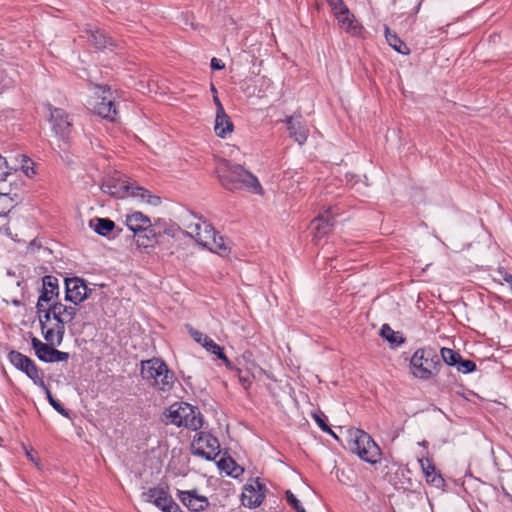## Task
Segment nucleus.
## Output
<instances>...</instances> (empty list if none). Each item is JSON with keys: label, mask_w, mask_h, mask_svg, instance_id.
Here are the masks:
<instances>
[{"label": "nucleus", "mask_w": 512, "mask_h": 512, "mask_svg": "<svg viewBox=\"0 0 512 512\" xmlns=\"http://www.w3.org/2000/svg\"><path fill=\"white\" fill-rule=\"evenodd\" d=\"M76 317L75 305H65L61 302L49 304L47 309L38 315L44 339L50 344L60 345L65 334V325Z\"/></svg>", "instance_id": "f257e3e1"}, {"label": "nucleus", "mask_w": 512, "mask_h": 512, "mask_svg": "<svg viewBox=\"0 0 512 512\" xmlns=\"http://www.w3.org/2000/svg\"><path fill=\"white\" fill-rule=\"evenodd\" d=\"M215 172L221 185L227 190L246 189L253 194H263L257 177L239 164L221 159L217 162Z\"/></svg>", "instance_id": "f03ea898"}, {"label": "nucleus", "mask_w": 512, "mask_h": 512, "mask_svg": "<svg viewBox=\"0 0 512 512\" xmlns=\"http://www.w3.org/2000/svg\"><path fill=\"white\" fill-rule=\"evenodd\" d=\"M102 190L105 193L119 198L131 196L140 203L151 206H158L161 203L159 196L151 194L147 189L128 180L117 179L106 182L102 185Z\"/></svg>", "instance_id": "7ed1b4c3"}, {"label": "nucleus", "mask_w": 512, "mask_h": 512, "mask_svg": "<svg viewBox=\"0 0 512 512\" xmlns=\"http://www.w3.org/2000/svg\"><path fill=\"white\" fill-rule=\"evenodd\" d=\"M141 375L155 389L168 392L173 388L175 377L164 361L153 358L141 362Z\"/></svg>", "instance_id": "20e7f679"}, {"label": "nucleus", "mask_w": 512, "mask_h": 512, "mask_svg": "<svg viewBox=\"0 0 512 512\" xmlns=\"http://www.w3.org/2000/svg\"><path fill=\"white\" fill-rule=\"evenodd\" d=\"M410 365L412 374L416 378L428 380L439 373L442 363L433 348L425 347L414 352Z\"/></svg>", "instance_id": "39448f33"}, {"label": "nucleus", "mask_w": 512, "mask_h": 512, "mask_svg": "<svg viewBox=\"0 0 512 512\" xmlns=\"http://www.w3.org/2000/svg\"><path fill=\"white\" fill-rule=\"evenodd\" d=\"M348 443L352 452L362 460L374 464L379 460L380 449L371 436L360 429H350Z\"/></svg>", "instance_id": "423d86ee"}, {"label": "nucleus", "mask_w": 512, "mask_h": 512, "mask_svg": "<svg viewBox=\"0 0 512 512\" xmlns=\"http://www.w3.org/2000/svg\"><path fill=\"white\" fill-rule=\"evenodd\" d=\"M127 227L135 233L136 243L139 247H149L155 242L156 234L150 219L141 212H134L126 216Z\"/></svg>", "instance_id": "0eeeda50"}, {"label": "nucleus", "mask_w": 512, "mask_h": 512, "mask_svg": "<svg viewBox=\"0 0 512 512\" xmlns=\"http://www.w3.org/2000/svg\"><path fill=\"white\" fill-rule=\"evenodd\" d=\"M191 451L206 460H214L220 453V444L211 434L200 432L191 443Z\"/></svg>", "instance_id": "6e6552de"}, {"label": "nucleus", "mask_w": 512, "mask_h": 512, "mask_svg": "<svg viewBox=\"0 0 512 512\" xmlns=\"http://www.w3.org/2000/svg\"><path fill=\"white\" fill-rule=\"evenodd\" d=\"M92 289H89L84 280L78 277L65 279V300L75 306L91 298Z\"/></svg>", "instance_id": "1a4fd4ad"}, {"label": "nucleus", "mask_w": 512, "mask_h": 512, "mask_svg": "<svg viewBox=\"0 0 512 512\" xmlns=\"http://www.w3.org/2000/svg\"><path fill=\"white\" fill-rule=\"evenodd\" d=\"M32 347L39 360L44 362H62L69 358V354L59 351L53 347L54 344L49 342L43 343L40 339L33 337L31 339Z\"/></svg>", "instance_id": "9d476101"}, {"label": "nucleus", "mask_w": 512, "mask_h": 512, "mask_svg": "<svg viewBox=\"0 0 512 512\" xmlns=\"http://www.w3.org/2000/svg\"><path fill=\"white\" fill-rule=\"evenodd\" d=\"M52 130L61 139H65L71 132L72 123L69 115L61 108H53L50 111Z\"/></svg>", "instance_id": "9b49d317"}, {"label": "nucleus", "mask_w": 512, "mask_h": 512, "mask_svg": "<svg viewBox=\"0 0 512 512\" xmlns=\"http://www.w3.org/2000/svg\"><path fill=\"white\" fill-rule=\"evenodd\" d=\"M143 501L154 504L157 508L164 511L173 500L169 490L165 486L152 487L142 493Z\"/></svg>", "instance_id": "f8f14e48"}, {"label": "nucleus", "mask_w": 512, "mask_h": 512, "mask_svg": "<svg viewBox=\"0 0 512 512\" xmlns=\"http://www.w3.org/2000/svg\"><path fill=\"white\" fill-rule=\"evenodd\" d=\"M59 287L58 280L53 276H45L43 278V288L41 291V295L37 302V312L38 315L47 309L44 303L49 304L54 297H58Z\"/></svg>", "instance_id": "ddd939ff"}, {"label": "nucleus", "mask_w": 512, "mask_h": 512, "mask_svg": "<svg viewBox=\"0 0 512 512\" xmlns=\"http://www.w3.org/2000/svg\"><path fill=\"white\" fill-rule=\"evenodd\" d=\"M214 232V228L206 221L197 220L186 225V233L205 248H207L205 236L209 235L212 239Z\"/></svg>", "instance_id": "4468645a"}, {"label": "nucleus", "mask_w": 512, "mask_h": 512, "mask_svg": "<svg viewBox=\"0 0 512 512\" xmlns=\"http://www.w3.org/2000/svg\"><path fill=\"white\" fill-rule=\"evenodd\" d=\"M180 501L193 512H199L208 507L207 497L198 494L197 490L178 491Z\"/></svg>", "instance_id": "2eb2a0df"}, {"label": "nucleus", "mask_w": 512, "mask_h": 512, "mask_svg": "<svg viewBox=\"0 0 512 512\" xmlns=\"http://www.w3.org/2000/svg\"><path fill=\"white\" fill-rule=\"evenodd\" d=\"M264 497L262 485L256 481L254 484H247L244 486L242 504L245 507L256 508L262 504Z\"/></svg>", "instance_id": "dca6fc26"}, {"label": "nucleus", "mask_w": 512, "mask_h": 512, "mask_svg": "<svg viewBox=\"0 0 512 512\" xmlns=\"http://www.w3.org/2000/svg\"><path fill=\"white\" fill-rule=\"evenodd\" d=\"M287 128L290 137L302 145L306 142L308 137V129L303 124L301 116H290L286 119Z\"/></svg>", "instance_id": "f3484780"}, {"label": "nucleus", "mask_w": 512, "mask_h": 512, "mask_svg": "<svg viewBox=\"0 0 512 512\" xmlns=\"http://www.w3.org/2000/svg\"><path fill=\"white\" fill-rule=\"evenodd\" d=\"M191 412V405L185 402L172 404L165 413L167 422L176 426H183L184 418Z\"/></svg>", "instance_id": "a211bd4d"}, {"label": "nucleus", "mask_w": 512, "mask_h": 512, "mask_svg": "<svg viewBox=\"0 0 512 512\" xmlns=\"http://www.w3.org/2000/svg\"><path fill=\"white\" fill-rule=\"evenodd\" d=\"M419 464L428 483L435 487H441L444 484V479L436 473L435 466L430 459L422 458L419 460Z\"/></svg>", "instance_id": "6ab92c4d"}, {"label": "nucleus", "mask_w": 512, "mask_h": 512, "mask_svg": "<svg viewBox=\"0 0 512 512\" xmlns=\"http://www.w3.org/2000/svg\"><path fill=\"white\" fill-rule=\"evenodd\" d=\"M329 216L320 215L311 222V230L314 240H320L327 235L332 228Z\"/></svg>", "instance_id": "aec40b11"}, {"label": "nucleus", "mask_w": 512, "mask_h": 512, "mask_svg": "<svg viewBox=\"0 0 512 512\" xmlns=\"http://www.w3.org/2000/svg\"><path fill=\"white\" fill-rule=\"evenodd\" d=\"M85 33L87 34V40L97 49H103L112 45L111 40L103 32L91 25H87Z\"/></svg>", "instance_id": "412c9836"}, {"label": "nucleus", "mask_w": 512, "mask_h": 512, "mask_svg": "<svg viewBox=\"0 0 512 512\" xmlns=\"http://www.w3.org/2000/svg\"><path fill=\"white\" fill-rule=\"evenodd\" d=\"M94 110L102 118L110 121H114L116 119L117 109L115 103L106 96L101 98V101L95 105Z\"/></svg>", "instance_id": "4be33fe9"}, {"label": "nucleus", "mask_w": 512, "mask_h": 512, "mask_svg": "<svg viewBox=\"0 0 512 512\" xmlns=\"http://www.w3.org/2000/svg\"><path fill=\"white\" fill-rule=\"evenodd\" d=\"M205 238L207 249L210 251L221 256H225L230 252V242L226 241L222 236H217L216 232H214L212 239H210L209 235L205 236Z\"/></svg>", "instance_id": "5701e85b"}, {"label": "nucleus", "mask_w": 512, "mask_h": 512, "mask_svg": "<svg viewBox=\"0 0 512 512\" xmlns=\"http://www.w3.org/2000/svg\"><path fill=\"white\" fill-rule=\"evenodd\" d=\"M340 27L345 30L347 33L356 35L359 33L360 25L358 21L355 19L354 15L347 9V11L340 12L339 15L336 16Z\"/></svg>", "instance_id": "b1692460"}, {"label": "nucleus", "mask_w": 512, "mask_h": 512, "mask_svg": "<svg viewBox=\"0 0 512 512\" xmlns=\"http://www.w3.org/2000/svg\"><path fill=\"white\" fill-rule=\"evenodd\" d=\"M214 130L216 135L221 138H225L228 133L233 131V123L225 112L216 113Z\"/></svg>", "instance_id": "393cba45"}, {"label": "nucleus", "mask_w": 512, "mask_h": 512, "mask_svg": "<svg viewBox=\"0 0 512 512\" xmlns=\"http://www.w3.org/2000/svg\"><path fill=\"white\" fill-rule=\"evenodd\" d=\"M89 226L99 235L107 236L115 228V223L108 218L95 217L90 220Z\"/></svg>", "instance_id": "a878e982"}, {"label": "nucleus", "mask_w": 512, "mask_h": 512, "mask_svg": "<svg viewBox=\"0 0 512 512\" xmlns=\"http://www.w3.org/2000/svg\"><path fill=\"white\" fill-rule=\"evenodd\" d=\"M203 425V418L199 410L191 405V412L184 418L183 426L187 429L197 431Z\"/></svg>", "instance_id": "bb28decb"}, {"label": "nucleus", "mask_w": 512, "mask_h": 512, "mask_svg": "<svg viewBox=\"0 0 512 512\" xmlns=\"http://www.w3.org/2000/svg\"><path fill=\"white\" fill-rule=\"evenodd\" d=\"M8 359L14 367L21 370L24 373H26V371H29L30 365L34 364V362L30 358L21 354L18 351H11L8 355Z\"/></svg>", "instance_id": "cd10ccee"}, {"label": "nucleus", "mask_w": 512, "mask_h": 512, "mask_svg": "<svg viewBox=\"0 0 512 512\" xmlns=\"http://www.w3.org/2000/svg\"><path fill=\"white\" fill-rule=\"evenodd\" d=\"M385 37L388 44L401 54H408L409 49L406 44L395 34L392 33L388 28L385 30Z\"/></svg>", "instance_id": "c85d7f7f"}, {"label": "nucleus", "mask_w": 512, "mask_h": 512, "mask_svg": "<svg viewBox=\"0 0 512 512\" xmlns=\"http://www.w3.org/2000/svg\"><path fill=\"white\" fill-rule=\"evenodd\" d=\"M380 334L392 345H399L403 342L402 336L398 332L393 331L387 324L382 326Z\"/></svg>", "instance_id": "c756f323"}, {"label": "nucleus", "mask_w": 512, "mask_h": 512, "mask_svg": "<svg viewBox=\"0 0 512 512\" xmlns=\"http://www.w3.org/2000/svg\"><path fill=\"white\" fill-rule=\"evenodd\" d=\"M218 466L221 470L226 471V473L232 477H238L239 474L243 471L241 468L235 466V462L231 458L228 460L221 459L218 462Z\"/></svg>", "instance_id": "7c9ffc66"}, {"label": "nucleus", "mask_w": 512, "mask_h": 512, "mask_svg": "<svg viewBox=\"0 0 512 512\" xmlns=\"http://www.w3.org/2000/svg\"><path fill=\"white\" fill-rule=\"evenodd\" d=\"M439 357L447 365H450V366L457 365L459 360L461 359L460 354L450 348H442L441 356H439Z\"/></svg>", "instance_id": "2f4dec72"}, {"label": "nucleus", "mask_w": 512, "mask_h": 512, "mask_svg": "<svg viewBox=\"0 0 512 512\" xmlns=\"http://www.w3.org/2000/svg\"><path fill=\"white\" fill-rule=\"evenodd\" d=\"M25 374L42 390H45L47 388L43 380V377L35 363L33 365H30L29 371H26Z\"/></svg>", "instance_id": "473e14b6"}, {"label": "nucleus", "mask_w": 512, "mask_h": 512, "mask_svg": "<svg viewBox=\"0 0 512 512\" xmlns=\"http://www.w3.org/2000/svg\"><path fill=\"white\" fill-rule=\"evenodd\" d=\"M25 374L42 390H45L47 388L43 380V377L35 363L33 365H30L29 371H26Z\"/></svg>", "instance_id": "72a5a7b5"}, {"label": "nucleus", "mask_w": 512, "mask_h": 512, "mask_svg": "<svg viewBox=\"0 0 512 512\" xmlns=\"http://www.w3.org/2000/svg\"><path fill=\"white\" fill-rule=\"evenodd\" d=\"M25 374L42 390H45L47 388L43 380V377L35 363L33 365H30L29 371H26Z\"/></svg>", "instance_id": "f704fd0d"}, {"label": "nucleus", "mask_w": 512, "mask_h": 512, "mask_svg": "<svg viewBox=\"0 0 512 512\" xmlns=\"http://www.w3.org/2000/svg\"><path fill=\"white\" fill-rule=\"evenodd\" d=\"M203 347L208 352L217 355V357L223 360L227 365L230 363L226 355L223 353L222 348L217 343H215L211 338L207 340Z\"/></svg>", "instance_id": "c9c22d12"}, {"label": "nucleus", "mask_w": 512, "mask_h": 512, "mask_svg": "<svg viewBox=\"0 0 512 512\" xmlns=\"http://www.w3.org/2000/svg\"><path fill=\"white\" fill-rule=\"evenodd\" d=\"M13 197H8L5 193H0V217L6 216L13 208Z\"/></svg>", "instance_id": "e433bc0d"}, {"label": "nucleus", "mask_w": 512, "mask_h": 512, "mask_svg": "<svg viewBox=\"0 0 512 512\" xmlns=\"http://www.w3.org/2000/svg\"><path fill=\"white\" fill-rule=\"evenodd\" d=\"M46 394L47 400L49 401L50 405L61 415L68 417L69 413L68 411L59 403L56 399L53 398L51 391L47 387L45 390H43Z\"/></svg>", "instance_id": "4c0bfd02"}, {"label": "nucleus", "mask_w": 512, "mask_h": 512, "mask_svg": "<svg viewBox=\"0 0 512 512\" xmlns=\"http://www.w3.org/2000/svg\"><path fill=\"white\" fill-rule=\"evenodd\" d=\"M286 500L287 502L297 511V512H306L300 501L297 499V497L291 492L286 491Z\"/></svg>", "instance_id": "58836bf2"}, {"label": "nucleus", "mask_w": 512, "mask_h": 512, "mask_svg": "<svg viewBox=\"0 0 512 512\" xmlns=\"http://www.w3.org/2000/svg\"><path fill=\"white\" fill-rule=\"evenodd\" d=\"M457 365L458 371L462 373H470L476 369V364L471 360L460 359Z\"/></svg>", "instance_id": "ea45409f"}, {"label": "nucleus", "mask_w": 512, "mask_h": 512, "mask_svg": "<svg viewBox=\"0 0 512 512\" xmlns=\"http://www.w3.org/2000/svg\"><path fill=\"white\" fill-rule=\"evenodd\" d=\"M329 5L331 6L335 17L339 15L340 12L347 11L348 9L343 0H329Z\"/></svg>", "instance_id": "a19ab883"}, {"label": "nucleus", "mask_w": 512, "mask_h": 512, "mask_svg": "<svg viewBox=\"0 0 512 512\" xmlns=\"http://www.w3.org/2000/svg\"><path fill=\"white\" fill-rule=\"evenodd\" d=\"M32 165V161L27 156L23 155L21 160V167L25 174L29 177L35 174Z\"/></svg>", "instance_id": "79ce46f5"}, {"label": "nucleus", "mask_w": 512, "mask_h": 512, "mask_svg": "<svg viewBox=\"0 0 512 512\" xmlns=\"http://www.w3.org/2000/svg\"><path fill=\"white\" fill-rule=\"evenodd\" d=\"M10 175V168L4 157L0 155V182H4L6 177Z\"/></svg>", "instance_id": "37998d69"}, {"label": "nucleus", "mask_w": 512, "mask_h": 512, "mask_svg": "<svg viewBox=\"0 0 512 512\" xmlns=\"http://www.w3.org/2000/svg\"><path fill=\"white\" fill-rule=\"evenodd\" d=\"M79 313L81 320L85 324H91L93 321V316L91 315L90 311L87 310V306H81L79 309H77V314Z\"/></svg>", "instance_id": "c03bdc74"}, {"label": "nucleus", "mask_w": 512, "mask_h": 512, "mask_svg": "<svg viewBox=\"0 0 512 512\" xmlns=\"http://www.w3.org/2000/svg\"><path fill=\"white\" fill-rule=\"evenodd\" d=\"M190 335L192 336V338L199 344H201L202 346L207 342V340L209 339V337L200 332V331H197V330H194V329H191L190 330Z\"/></svg>", "instance_id": "a18cd8bd"}, {"label": "nucleus", "mask_w": 512, "mask_h": 512, "mask_svg": "<svg viewBox=\"0 0 512 512\" xmlns=\"http://www.w3.org/2000/svg\"><path fill=\"white\" fill-rule=\"evenodd\" d=\"M313 418L314 420L316 421V423L318 424V426L324 431V432H328L330 434H332L334 437H336V435L331 431V429L329 428V426L325 423V421L323 420L322 416L320 414H314L313 415Z\"/></svg>", "instance_id": "49530a36"}, {"label": "nucleus", "mask_w": 512, "mask_h": 512, "mask_svg": "<svg viewBox=\"0 0 512 512\" xmlns=\"http://www.w3.org/2000/svg\"><path fill=\"white\" fill-rule=\"evenodd\" d=\"M163 512H183V510L179 507L177 503L174 502V500L171 501V503L165 508Z\"/></svg>", "instance_id": "de8ad7c7"}, {"label": "nucleus", "mask_w": 512, "mask_h": 512, "mask_svg": "<svg viewBox=\"0 0 512 512\" xmlns=\"http://www.w3.org/2000/svg\"><path fill=\"white\" fill-rule=\"evenodd\" d=\"M225 67V65L222 63V61L220 59H217V58H212L211 60V68L213 70H221Z\"/></svg>", "instance_id": "09e8293b"}, {"label": "nucleus", "mask_w": 512, "mask_h": 512, "mask_svg": "<svg viewBox=\"0 0 512 512\" xmlns=\"http://www.w3.org/2000/svg\"><path fill=\"white\" fill-rule=\"evenodd\" d=\"M0 193H5L6 196L12 197V188L10 185L3 184L0 182Z\"/></svg>", "instance_id": "8fccbe9b"}, {"label": "nucleus", "mask_w": 512, "mask_h": 512, "mask_svg": "<svg viewBox=\"0 0 512 512\" xmlns=\"http://www.w3.org/2000/svg\"><path fill=\"white\" fill-rule=\"evenodd\" d=\"M239 380L245 389H248L252 383L248 375H240Z\"/></svg>", "instance_id": "3c124183"}, {"label": "nucleus", "mask_w": 512, "mask_h": 512, "mask_svg": "<svg viewBox=\"0 0 512 512\" xmlns=\"http://www.w3.org/2000/svg\"><path fill=\"white\" fill-rule=\"evenodd\" d=\"M214 102H215V104L217 106V113L225 112V110H224V108H223V106H222V104H221V102H220V100H219V98L217 96H214Z\"/></svg>", "instance_id": "603ef678"}, {"label": "nucleus", "mask_w": 512, "mask_h": 512, "mask_svg": "<svg viewBox=\"0 0 512 512\" xmlns=\"http://www.w3.org/2000/svg\"><path fill=\"white\" fill-rule=\"evenodd\" d=\"M96 88H97L99 91H101V93H102V94H105V93H106V91H109V88H108V87H106V86H99V85H97V86H96Z\"/></svg>", "instance_id": "864d4df0"}, {"label": "nucleus", "mask_w": 512, "mask_h": 512, "mask_svg": "<svg viewBox=\"0 0 512 512\" xmlns=\"http://www.w3.org/2000/svg\"><path fill=\"white\" fill-rule=\"evenodd\" d=\"M212 92H216V89L213 85H212Z\"/></svg>", "instance_id": "5fc2aeb1"}, {"label": "nucleus", "mask_w": 512, "mask_h": 512, "mask_svg": "<svg viewBox=\"0 0 512 512\" xmlns=\"http://www.w3.org/2000/svg\"><path fill=\"white\" fill-rule=\"evenodd\" d=\"M0 93H2V88L0 87Z\"/></svg>", "instance_id": "6e6d98bb"}]
</instances>
